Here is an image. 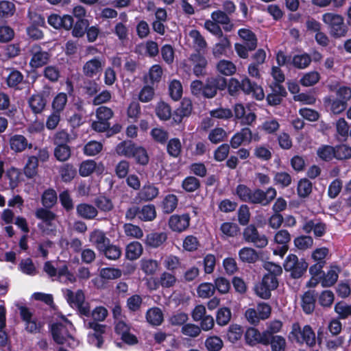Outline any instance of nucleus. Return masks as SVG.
Listing matches in <instances>:
<instances>
[{
    "mask_svg": "<svg viewBox=\"0 0 351 351\" xmlns=\"http://www.w3.org/2000/svg\"><path fill=\"white\" fill-rule=\"evenodd\" d=\"M62 292L66 302L72 308H77L82 315L90 317V306L85 302V295L82 290L79 289L74 292L65 289Z\"/></svg>",
    "mask_w": 351,
    "mask_h": 351,
    "instance_id": "f257e3e1",
    "label": "nucleus"
},
{
    "mask_svg": "<svg viewBox=\"0 0 351 351\" xmlns=\"http://www.w3.org/2000/svg\"><path fill=\"white\" fill-rule=\"evenodd\" d=\"M72 328V323L66 319L63 320V322L52 324L51 330L53 340L58 344L67 343L71 346V341H74L70 333Z\"/></svg>",
    "mask_w": 351,
    "mask_h": 351,
    "instance_id": "f03ea898",
    "label": "nucleus"
},
{
    "mask_svg": "<svg viewBox=\"0 0 351 351\" xmlns=\"http://www.w3.org/2000/svg\"><path fill=\"white\" fill-rule=\"evenodd\" d=\"M289 338L299 343H305L309 346H313L316 342L315 334L311 327L306 325L302 328L298 323L293 324Z\"/></svg>",
    "mask_w": 351,
    "mask_h": 351,
    "instance_id": "7ed1b4c3",
    "label": "nucleus"
},
{
    "mask_svg": "<svg viewBox=\"0 0 351 351\" xmlns=\"http://www.w3.org/2000/svg\"><path fill=\"white\" fill-rule=\"evenodd\" d=\"M323 22L328 26L332 36L340 38L346 36L348 28L344 24L343 18L337 14L327 12L322 15Z\"/></svg>",
    "mask_w": 351,
    "mask_h": 351,
    "instance_id": "20e7f679",
    "label": "nucleus"
},
{
    "mask_svg": "<svg viewBox=\"0 0 351 351\" xmlns=\"http://www.w3.org/2000/svg\"><path fill=\"white\" fill-rule=\"evenodd\" d=\"M307 263L302 259L299 260L295 254H289L287 256L284 268L289 271L293 278H298L302 276L307 269Z\"/></svg>",
    "mask_w": 351,
    "mask_h": 351,
    "instance_id": "39448f33",
    "label": "nucleus"
},
{
    "mask_svg": "<svg viewBox=\"0 0 351 351\" xmlns=\"http://www.w3.org/2000/svg\"><path fill=\"white\" fill-rule=\"evenodd\" d=\"M243 239L247 243H252L258 248H263L268 244L267 237L258 232L254 225H249L243 232Z\"/></svg>",
    "mask_w": 351,
    "mask_h": 351,
    "instance_id": "423d86ee",
    "label": "nucleus"
},
{
    "mask_svg": "<svg viewBox=\"0 0 351 351\" xmlns=\"http://www.w3.org/2000/svg\"><path fill=\"white\" fill-rule=\"evenodd\" d=\"M84 326L87 329H93V332L88 335V343L98 348H100L104 343L102 335L105 332L106 326L98 323L84 321Z\"/></svg>",
    "mask_w": 351,
    "mask_h": 351,
    "instance_id": "0eeeda50",
    "label": "nucleus"
},
{
    "mask_svg": "<svg viewBox=\"0 0 351 351\" xmlns=\"http://www.w3.org/2000/svg\"><path fill=\"white\" fill-rule=\"evenodd\" d=\"M105 66V60L99 57H95L86 61L82 67V72L84 76L93 78L99 75Z\"/></svg>",
    "mask_w": 351,
    "mask_h": 351,
    "instance_id": "6e6552de",
    "label": "nucleus"
},
{
    "mask_svg": "<svg viewBox=\"0 0 351 351\" xmlns=\"http://www.w3.org/2000/svg\"><path fill=\"white\" fill-rule=\"evenodd\" d=\"M226 86V80L223 77H211L206 80L204 85L202 97L205 98L214 97L218 89H224Z\"/></svg>",
    "mask_w": 351,
    "mask_h": 351,
    "instance_id": "1a4fd4ad",
    "label": "nucleus"
},
{
    "mask_svg": "<svg viewBox=\"0 0 351 351\" xmlns=\"http://www.w3.org/2000/svg\"><path fill=\"white\" fill-rule=\"evenodd\" d=\"M190 221L189 214L173 215L169 219L168 226L173 232L181 233L189 227Z\"/></svg>",
    "mask_w": 351,
    "mask_h": 351,
    "instance_id": "9d476101",
    "label": "nucleus"
},
{
    "mask_svg": "<svg viewBox=\"0 0 351 351\" xmlns=\"http://www.w3.org/2000/svg\"><path fill=\"white\" fill-rule=\"evenodd\" d=\"M276 195L277 191L276 189L272 186L267 188L265 191L260 189H254L252 204L266 206L276 198Z\"/></svg>",
    "mask_w": 351,
    "mask_h": 351,
    "instance_id": "9b49d317",
    "label": "nucleus"
},
{
    "mask_svg": "<svg viewBox=\"0 0 351 351\" xmlns=\"http://www.w3.org/2000/svg\"><path fill=\"white\" fill-rule=\"evenodd\" d=\"M32 58L29 64L32 68L37 69L46 64L50 58L48 52L43 51L38 45H33L30 50Z\"/></svg>",
    "mask_w": 351,
    "mask_h": 351,
    "instance_id": "f8f14e48",
    "label": "nucleus"
},
{
    "mask_svg": "<svg viewBox=\"0 0 351 351\" xmlns=\"http://www.w3.org/2000/svg\"><path fill=\"white\" fill-rule=\"evenodd\" d=\"M245 340L247 344L254 346L257 343H261L265 346L269 344V337L265 332L261 333L254 328H250L245 332Z\"/></svg>",
    "mask_w": 351,
    "mask_h": 351,
    "instance_id": "ddd939ff",
    "label": "nucleus"
},
{
    "mask_svg": "<svg viewBox=\"0 0 351 351\" xmlns=\"http://www.w3.org/2000/svg\"><path fill=\"white\" fill-rule=\"evenodd\" d=\"M302 229L306 233H310L313 231L315 237H320L325 234L326 225L318 219H308L305 220Z\"/></svg>",
    "mask_w": 351,
    "mask_h": 351,
    "instance_id": "4468645a",
    "label": "nucleus"
},
{
    "mask_svg": "<svg viewBox=\"0 0 351 351\" xmlns=\"http://www.w3.org/2000/svg\"><path fill=\"white\" fill-rule=\"evenodd\" d=\"M19 311L21 317L25 322V330L31 333L38 332L41 328V324L32 317V313L30 311L24 306H21Z\"/></svg>",
    "mask_w": 351,
    "mask_h": 351,
    "instance_id": "2eb2a0df",
    "label": "nucleus"
},
{
    "mask_svg": "<svg viewBox=\"0 0 351 351\" xmlns=\"http://www.w3.org/2000/svg\"><path fill=\"white\" fill-rule=\"evenodd\" d=\"M189 61L193 66V71L195 76H204L206 75V68L208 65L206 58L199 53L191 54Z\"/></svg>",
    "mask_w": 351,
    "mask_h": 351,
    "instance_id": "dca6fc26",
    "label": "nucleus"
},
{
    "mask_svg": "<svg viewBox=\"0 0 351 351\" xmlns=\"http://www.w3.org/2000/svg\"><path fill=\"white\" fill-rule=\"evenodd\" d=\"M89 241L99 252L105 250L110 243V240L107 237L106 233L99 229H95L90 232Z\"/></svg>",
    "mask_w": 351,
    "mask_h": 351,
    "instance_id": "f3484780",
    "label": "nucleus"
},
{
    "mask_svg": "<svg viewBox=\"0 0 351 351\" xmlns=\"http://www.w3.org/2000/svg\"><path fill=\"white\" fill-rule=\"evenodd\" d=\"M235 119L240 121L243 125H250L256 119V115L253 112H246L244 106L242 104H236L234 107Z\"/></svg>",
    "mask_w": 351,
    "mask_h": 351,
    "instance_id": "a211bd4d",
    "label": "nucleus"
},
{
    "mask_svg": "<svg viewBox=\"0 0 351 351\" xmlns=\"http://www.w3.org/2000/svg\"><path fill=\"white\" fill-rule=\"evenodd\" d=\"M252 141V132L248 128H242L230 140L231 147L238 148L242 143H250Z\"/></svg>",
    "mask_w": 351,
    "mask_h": 351,
    "instance_id": "6ab92c4d",
    "label": "nucleus"
},
{
    "mask_svg": "<svg viewBox=\"0 0 351 351\" xmlns=\"http://www.w3.org/2000/svg\"><path fill=\"white\" fill-rule=\"evenodd\" d=\"M10 149L16 153H20L27 148H32V144L29 143L27 139L21 134H14L9 140Z\"/></svg>",
    "mask_w": 351,
    "mask_h": 351,
    "instance_id": "aec40b11",
    "label": "nucleus"
},
{
    "mask_svg": "<svg viewBox=\"0 0 351 351\" xmlns=\"http://www.w3.org/2000/svg\"><path fill=\"white\" fill-rule=\"evenodd\" d=\"M241 86V90L243 92L247 94L252 93L253 96L257 100H262L265 97L263 88L260 86L252 83L247 77H245L242 80Z\"/></svg>",
    "mask_w": 351,
    "mask_h": 351,
    "instance_id": "412c9836",
    "label": "nucleus"
},
{
    "mask_svg": "<svg viewBox=\"0 0 351 351\" xmlns=\"http://www.w3.org/2000/svg\"><path fill=\"white\" fill-rule=\"evenodd\" d=\"M238 36L243 42V44L246 45L250 51H253L257 47V38L255 34L247 28H241L238 31Z\"/></svg>",
    "mask_w": 351,
    "mask_h": 351,
    "instance_id": "4be33fe9",
    "label": "nucleus"
},
{
    "mask_svg": "<svg viewBox=\"0 0 351 351\" xmlns=\"http://www.w3.org/2000/svg\"><path fill=\"white\" fill-rule=\"evenodd\" d=\"M167 239L165 232H152L145 237V244L152 248H157L162 245Z\"/></svg>",
    "mask_w": 351,
    "mask_h": 351,
    "instance_id": "5701e85b",
    "label": "nucleus"
},
{
    "mask_svg": "<svg viewBox=\"0 0 351 351\" xmlns=\"http://www.w3.org/2000/svg\"><path fill=\"white\" fill-rule=\"evenodd\" d=\"M157 283L163 289L172 288L177 283V278L173 273L165 271L157 278Z\"/></svg>",
    "mask_w": 351,
    "mask_h": 351,
    "instance_id": "b1692460",
    "label": "nucleus"
},
{
    "mask_svg": "<svg viewBox=\"0 0 351 351\" xmlns=\"http://www.w3.org/2000/svg\"><path fill=\"white\" fill-rule=\"evenodd\" d=\"M341 269L337 266H331L326 274H322L321 283L322 287H327L333 285L337 280Z\"/></svg>",
    "mask_w": 351,
    "mask_h": 351,
    "instance_id": "393cba45",
    "label": "nucleus"
},
{
    "mask_svg": "<svg viewBox=\"0 0 351 351\" xmlns=\"http://www.w3.org/2000/svg\"><path fill=\"white\" fill-rule=\"evenodd\" d=\"M211 19L216 21L219 25H223V29L226 32H230L233 27V25L230 23V19L228 14L221 10L214 11L211 14Z\"/></svg>",
    "mask_w": 351,
    "mask_h": 351,
    "instance_id": "a878e982",
    "label": "nucleus"
},
{
    "mask_svg": "<svg viewBox=\"0 0 351 351\" xmlns=\"http://www.w3.org/2000/svg\"><path fill=\"white\" fill-rule=\"evenodd\" d=\"M230 42L227 36L219 37V40L213 47V54L215 58L226 55L230 48Z\"/></svg>",
    "mask_w": 351,
    "mask_h": 351,
    "instance_id": "bb28decb",
    "label": "nucleus"
},
{
    "mask_svg": "<svg viewBox=\"0 0 351 351\" xmlns=\"http://www.w3.org/2000/svg\"><path fill=\"white\" fill-rule=\"evenodd\" d=\"M76 211L80 217L86 219H93L97 215L96 208L88 204L77 205Z\"/></svg>",
    "mask_w": 351,
    "mask_h": 351,
    "instance_id": "cd10ccee",
    "label": "nucleus"
},
{
    "mask_svg": "<svg viewBox=\"0 0 351 351\" xmlns=\"http://www.w3.org/2000/svg\"><path fill=\"white\" fill-rule=\"evenodd\" d=\"M147 321L153 326H159L163 321V313L160 308L153 307L146 313Z\"/></svg>",
    "mask_w": 351,
    "mask_h": 351,
    "instance_id": "c85d7f7f",
    "label": "nucleus"
},
{
    "mask_svg": "<svg viewBox=\"0 0 351 351\" xmlns=\"http://www.w3.org/2000/svg\"><path fill=\"white\" fill-rule=\"evenodd\" d=\"M217 71L221 75L230 76L236 73L237 67L235 64L227 60H219L216 65Z\"/></svg>",
    "mask_w": 351,
    "mask_h": 351,
    "instance_id": "c756f323",
    "label": "nucleus"
},
{
    "mask_svg": "<svg viewBox=\"0 0 351 351\" xmlns=\"http://www.w3.org/2000/svg\"><path fill=\"white\" fill-rule=\"evenodd\" d=\"M159 194L158 189L152 184H147L141 189L139 196L142 200L152 201Z\"/></svg>",
    "mask_w": 351,
    "mask_h": 351,
    "instance_id": "7c9ffc66",
    "label": "nucleus"
},
{
    "mask_svg": "<svg viewBox=\"0 0 351 351\" xmlns=\"http://www.w3.org/2000/svg\"><path fill=\"white\" fill-rule=\"evenodd\" d=\"M162 265L168 271H173L181 268L182 262L178 256L169 254L162 258Z\"/></svg>",
    "mask_w": 351,
    "mask_h": 351,
    "instance_id": "2f4dec72",
    "label": "nucleus"
},
{
    "mask_svg": "<svg viewBox=\"0 0 351 351\" xmlns=\"http://www.w3.org/2000/svg\"><path fill=\"white\" fill-rule=\"evenodd\" d=\"M235 194L241 200L252 204L254 190L246 185L239 184L235 189Z\"/></svg>",
    "mask_w": 351,
    "mask_h": 351,
    "instance_id": "473e14b6",
    "label": "nucleus"
},
{
    "mask_svg": "<svg viewBox=\"0 0 351 351\" xmlns=\"http://www.w3.org/2000/svg\"><path fill=\"white\" fill-rule=\"evenodd\" d=\"M29 106L35 114L40 113L45 107L46 101L40 95H33L28 101Z\"/></svg>",
    "mask_w": 351,
    "mask_h": 351,
    "instance_id": "72a5a7b5",
    "label": "nucleus"
},
{
    "mask_svg": "<svg viewBox=\"0 0 351 351\" xmlns=\"http://www.w3.org/2000/svg\"><path fill=\"white\" fill-rule=\"evenodd\" d=\"M239 256L243 262L248 263H255L259 258L254 249L247 247H243L239 250Z\"/></svg>",
    "mask_w": 351,
    "mask_h": 351,
    "instance_id": "f704fd0d",
    "label": "nucleus"
},
{
    "mask_svg": "<svg viewBox=\"0 0 351 351\" xmlns=\"http://www.w3.org/2000/svg\"><path fill=\"white\" fill-rule=\"evenodd\" d=\"M38 167V158L34 156H29L23 169L24 174L28 178H33L37 174Z\"/></svg>",
    "mask_w": 351,
    "mask_h": 351,
    "instance_id": "c9c22d12",
    "label": "nucleus"
},
{
    "mask_svg": "<svg viewBox=\"0 0 351 351\" xmlns=\"http://www.w3.org/2000/svg\"><path fill=\"white\" fill-rule=\"evenodd\" d=\"M324 104L326 106L330 108V111L333 114H340L344 111L347 107L346 101H342L341 99H331L329 97L324 99Z\"/></svg>",
    "mask_w": 351,
    "mask_h": 351,
    "instance_id": "e433bc0d",
    "label": "nucleus"
},
{
    "mask_svg": "<svg viewBox=\"0 0 351 351\" xmlns=\"http://www.w3.org/2000/svg\"><path fill=\"white\" fill-rule=\"evenodd\" d=\"M156 217V208L153 204H147L139 208V219L144 221H152Z\"/></svg>",
    "mask_w": 351,
    "mask_h": 351,
    "instance_id": "4c0bfd02",
    "label": "nucleus"
},
{
    "mask_svg": "<svg viewBox=\"0 0 351 351\" xmlns=\"http://www.w3.org/2000/svg\"><path fill=\"white\" fill-rule=\"evenodd\" d=\"M135 147L136 145L131 141H123L117 145L116 152L119 156L131 158Z\"/></svg>",
    "mask_w": 351,
    "mask_h": 351,
    "instance_id": "58836bf2",
    "label": "nucleus"
},
{
    "mask_svg": "<svg viewBox=\"0 0 351 351\" xmlns=\"http://www.w3.org/2000/svg\"><path fill=\"white\" fill-rule=\"evenodd\" d=\"M178 199L175 195H167L162 202V209L165 213H173L178 206Z\"/></svg>",
    "mask_w": 351,
    "mask_h": 351,
    "instance_id": "ea45409f",
    "label": "nucleus"
},
{
    "mask_svg": "<svg viewBox=\"0 0 351 351\" xmlns=\"http://www.w3.org/2000/svg\"><path fill=\"white\" fill-rule=\"evenodd\" d=\"M143 252V247L138 241H133L126 247V256L130 260L137 259Z\"/></svg>",
    "mask_w": 351,
    "mask_h": 351,
    "instance_id": "a19ab883",
    "label": "nucleus"
},
{
    "mask_svg": "<svg viewBox=\"0 0 351 351\" xmlns=\"http://www.w3.org/2000/svg\"><path fill=\"white\" fill-rule=\"evenodd\" d=\"M182 85L179 80H172L169 82V95L174 101H178L182 97Z\"/></svg>",
    "mask_w": 351,
    "mask_h": 351,
    "instance_id": "79ce46f5",
    "label": "nucleus"
},
{
    "mask_svg": "<svg viewBox=\"0 0 351 351\" xmlns=\"http://www.w3.org/2000/svg\"><path fill=\"white\" fill-rule=\"evenodd\" d=\"M23 80V75L20 71L12 70L6 78V83L10 88L19 89V86Z\"/></svg>",
    "mask_w": 351,
    "mask_h": 351,
    "instance_id": "37998d69",
    "label": "nucleus"
},
{
    "mask_svg": "<svg viewBox=\"0 0 351 351\" xmlns=\"http://www.w3.org/2000/svg\"><path fill=\"white\" fill-rule=\"evenodd\" d=\"M315 298L313 293L311 291H306L302 297V307L303 311L309 314L315 308Z\"/></svg>",
    "mask_w": 351,
    "mask_h": 351,
    "instance_id": "c03bdc74",
    "label": "nucleus"
},
{
    "mask_svg": "<svg viewBox=\"0 0 351 351\" xmlns=\"http://www.w3.org/2000/svg\"><path fill=\"white\" fill-rule=\"evenodd\" d=\"M311 62V58L307 53L295 55L291 58V64L296 68L303 69Z\"/></svg>",
    "mask_w": 351,
    "mask_h": 351,
    "instance_id": "a18cd8bd",
    "label": "nucleus"
},
{
    "mask_svg": "<svg viewBox=\"0 0 351 351\" xmlns=\"http://www.w3.org/2000/svg\"><path fill=\"white\" fill-rule=\"evenodd\" d=\"M159 263L157 261L143 258L141 261V268L147 275H153L158 270Z\"/></svg>",
    "mask_w": 351,
    "mask_h": 351,
    "instance_id": "49530a36",
    "label": "nucleus"
},
{
    "mask_svg": "<svg viewBox=\"0 0 351 351\" xmlns=\"http://www.w3.org/2000/svg\"><path fill=\"white\" fill-rule=\"evenodd\" d=\"M113 32L121 42L128 40L129 27L124 22H118L115 24Z\"/></svg>",
    "mask_w": 351,
    "mask_h": 351,
    "instance_id": "de8ad7c7",
    "label": "nucleus"
},
{
    "mask_svg": "<svg viewBox=\"0 0 351 351\" xmlns=\"http://www.w3.org/2000/svg\"><path fill=\"white\" fill-rule=\"evenodd\" d=\"M189 35L192 39L193 43L195 45V47L198 53L206 47L207 43L206 40L197 30H191Z\"/></svg>",
    "mask_w": 351,
    "mask_h": 351,
    "instance_id": "09e8293b",
    "label": "nucleus"
},
{
    "mask_svg": "<svg viewBox=\"0 0 351 351\" xmlns=\"http://www.w3.org/2000/svg\"><path fill=\"white\" fill-rule=\"evenodd\" d=\"M291 176L285 171L276 172L274 176V182L282 188L289 186L291 183Z\"/></svg>",
    "mask_w": 351,
    "mask_h": 351,
    "instance_id": "8fccbe9b",
    "label": "nucleus"
},
{
    "mask_svg": "<svg viewBox=\"0 0 351 351\" xmlns=\"http://www.w3.org/2000/svg\"><path fill=\"white\" fill-rule=\"evenodd\" d=\"M182 150V145L180 139L177 138H171L169 141L167 145V153L173 158L180 156Z\"/></svg>",
    "mask_w": 351,
    "mask_h": 351,
    "instance_id": "3c124183",
    "label": "nucleus"
},
{
    "mask_svg": "<svg viewBox=\"0 0 351 351\" xmlns=\"http://www.w3.org/2000/svg\"><path fill=\"white\" fill-rule=\"evenodd\" d=\"M67 103V95L64 93H58L52 101L53 111L60 113L65 108Z\"/></svg>",
    "mask_w": 351,
    "mask_h": 351,
    "instance_id": "603ef678",
    "label": "nucleus"
},
{
    "mask_svg": "<svg viewBox=\"0 0 351 351\" xmlns=\"http://www.w3.org/2000/svg\"><path fill=\"white\" fill-rule=\"evenodd\" d=\"M16 10L15 5L10 1H0V16L8 18L12 16Z\"/></svg>",
    "mask_w": 351,
    "mask_h": 351,
    "instance_id": "864d4df0",
    "label": "nucleus"
},
{
    "mask_svg": "<svg viewBox=\"0 0 351 351\" xmlns=\"http://www.w3.org/2000/svg\"><path fill=\"white\" fill-rule=\"evenodd\" d=\"M19 268L26 275L35 276L37 274V269L30 258L22 260L19 265Z\"/></svg>",
    "mask_w": 351,
    "mask_h": 351,
    "instance_id": "5fc2aeb1",
    "label": "nucleus"
},
{
    "mask_svg": "<svg viewBox=\"0 0 351 351\" xmlns=\"http://www.w3.org/2000/svg\"><path fill=\"white\" fill-rule=\"evenodd\" d=\"M122 272L119 269L114 267H105L100 270L99 276L105 280H114L120 278Z\"/></svg>",
    "mask_w": 351,
    "mask_h": 351,
    "instance_id": "6e6d98bb",
    "label": "nucleus"
},
{
    "mask_svg": "<svg viewBox=\"0 0 351 351\" xmlns=\"http://www.w3.org/2000/svg\"><path fill=\"white\" fill-rule=\"evenodd\" d=\"M320 78L319 73L317 71H311L305 73L300 79V82L304 86H311L317 84Z\"/></svg>",
    "mask_w": 351,
    "mask_h": 351,
    "instance_id": "4d7b16f0",
    "label": "nucleus"
},
{
    "mask_svg": "<svg viewBox=\"0 0 351 351\" xmlns=\"http://www.w3.org/2000/svg\"><path fill=\"white\" fill-rule=\"evenodd\" d=\"M220 230L223 237H234L238 234L239 228L235 223L225 222L221 225Z\"/></svg>",
    "mask_w": 351,
    "mask_h": 351,
    "instance_id": "13d9d810",
    "label": "nucleus"
},
{
    "mask_svg": "<svg viewBox=\"0 0 351 351\" xmlns=\"http://www.w3.org/2000/svg\"><path fill=\"white\" fill-rule=\"evenodd\" d=\"M269 344L271 351H285L286 348V340L280 335L269 337Z\"/></svg>",
    "mask_w": 351,
    "mask_h": 351,
    "instance_id": "bf43d9fd",
    "label": "nucleus"
},
{
    "mask_svg": "<svg viewBox=\"0 0 351 351\" xmlns=\"http://www.w3.org/2000/svg\"><path fill=\"white\" fill-rule=\"evenodd\" d=\"M223 345V341L217 336H210L205 341V346L208 351H219Z\"/></svg>",
    "mask_w": 351,
    "mask_h": 351,
    "instance_id": "052dcab7",
    "label": "nucleus"
},
{
    "mask_svg": "<svg viewBox=\"0 0 351 351\" xmlns=\"http://www.w3.org/2000/svg\"><path fill=\"white\" fill-rule=\"evenodd\" d=\"M57 202V194L53 189L46 190L42 196V203L46 208H51Z\"/></svg>",
    "mask_w": 351,
    "mask_h": 351,
    "instance_id": "680f3d73",
    "label": "nucleus"
},
{
    "mask_svg": "<svg viewBox=\"0 0 351 351\" xmlns=\"http://www.w3.org/2000/svg\"><path fill=\"white\" fill-rule=\"evenodd\" d=\"M54 156L59 161H66L71 156L70 147L66 145H57L54 149Z\"/></svg>",
    "mask_w": 351,
    "mask_h": 351,
    "instance_id": "e2e57ef3",
    "label": "nucleus"
},
{
    "mask_svg": "<svg viewBox=\"0 0 351 351\" xmlns=\"http://www.w3.org/2000/svg\"><path fill=\"white\" fill-rule=\"evenodd\" d=\"M312 191V183L306 178L301 179L298 184V194L300 197H306Z\"/></svg>",
    "mask_w": 351,
    "mask_h": 351,
    "instance_id": "0e129e2a",
    "label": "nucleus"
},
{
    "mask_svg": "<svg viewBox=\"0 0 351 351\" xmlns=\"http://www.w3.org/2000/svg\"><path fill=\"white\" fill-rule=\"evenodd\" d=\"M295 246L300 250H306L313 245V239L310 236H300L294 239Z\"/></svg>",
    "mask_w": 351,
    "mask_h": 351,
    "instance_id": "69168bd1",
    "label": "nucleus"
},
{
    "mask_svg": "<svg viewBox=\"0 0 351 351\" xmlns=\"http://www.w3.org/2000/svg\"><path fill=\"white\" fill-rule=\"evenodd\" d=\"M181 332L185 336L195 338L199 335L201 328L199 326L194 324H185L181 328Z\"/></svg>",
    "mask_w": 351,
    "mask_h": 351,
    "instance_id": "338daca9",
    "label": "nucleus"
},
{
    "mask_svg": "<svg viewBox=\"0 0 351 351\" xmlns=\"http://www.w3.org/2000/svg\"><path fill=\"white\" fill-rule=\"evenodd\" d=\"M335 158L343 160L351 158V147L347 145H341L334 147Z\"/></svg>",
    "mask_w": 351,
    "mask_h": 351,
    "instance_id": "774afa93",
    "label": "nucleus"
}]
</instances>
